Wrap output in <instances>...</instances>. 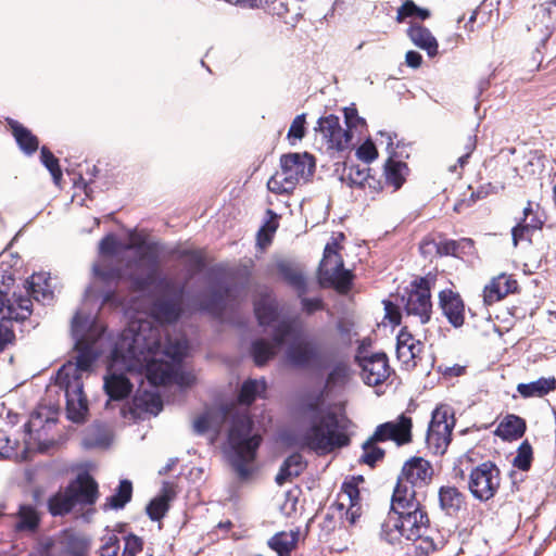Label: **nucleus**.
<instances>
[{
    "mask_svg": "<svg viewBox=\"0 0 556 556\" xmlns=\"http://www.w3.org/2000/svg\"><path fill=\"white\" fill-rule=\"evenodd\" d=\"M161 348L160 329L142 323L137 331L129 329L123 332L113 350V366L121 358L126 370L144 369L151 384L166 386L173 380L174 365L156 358L161 354Z\"/></svg>",
    "mask_w": 556,
    "mask_h": 556,
    "instance_id": "1",
    "label": "nucleus"
},
{
    "mask_svg": "<svg viewBox=\"0 0 556 556\" xmlns=\"http://www.w3.org/2000/svg\"><path fill=\"white\" fill-rule=\"evenodd\" d=\"M211 431L219 434L224 424L231 419L228 431V445L231 450L230 464L241 480H247L252 473L251 465L256 458V452L262 443V437L252 434L253 420L248 413H239L232 405H219L210 408Z\"/></svg>",
    "mask_w": 556,
    "mask_h": 556,
    "instance_id": "2",
    "label": "nucleus"
},
{
    "mask_svg": "<svg viewBox=\"0 0 556 556\" xmlns=\"http://www.w3.org/2000/svg\"><path fill=\"white\" fill-rule=\"evenodd\" d=\"M401 491L392 496L391 511L382 525L381 536L391 544L407 541H419V548L430 553L437 548L435 543L429 535V519L419 507V502L410 493Z\"/></svg>",
    "mask_w": 556,
    "mask_h": 556,
    "instance_id": "3",
    "label": "nucleus"
},
{
    "mask_svg": "<svg viewBox=\"0 0 556 556\" xmlns=\"http://www.w3.org/2000/svg\"><path fill=\"white\" fill-rule=\"evenodd\" d=\"M136 250L137 258L126 263L128 273L118 266L102 264L94 267L96 276L105 285H115L123 279L131 285L132 291H144L156 282L160 269V249L155 242H146L144 239L134 240L125 247Z\"/></svg>",
    "mask_w": 556,
    "mask_h": 556,
    "instance_id": "4",
    "label": "nucleus"
},
{
    "mask_svg": "<svg viewBox=\"0 0 556 556\" xmlns=\"http://www.w3.org/2000/svg\"><path fill=\"white\" fill-rule=\"evenodd\" d=\"M75 362L65 363L56 372L55 384L64 391L68 418L83 421L88 413V399L84 391L83 374L90 372L98 354L93 343L80 339L75 344Z\"/></svg>",
    "mask_w": 556,
    "mask_h": 556,
    "instance_id": "5",
    "label": "nucleus"
},
{
    "mask_svg": "<svg viewBox=\"0 0 556 556\" xmlns=\"http://www.w3.org/2000/svg\"><path fill=\"white\" fill-rule=\"evenodd\" d=\"M349 420L332 412L320 414L306 431V444L318 453H328L334 448L348 445L346 434Z\"/></svg>",
    "mask_w": 556,
    "mask_h": 556,
    "instance_id": "6",
    "label": "nucleus"
},
{
    "mask_svg": "<svg viewBox=\"0 0 556 556\" xmlns=\"http://www.w3.org/2000/svg\"><path fill=\"white\" fill-rule=\"evenodd\" d=\"M344 239L343 233H338L331 238L324 250V256L319 265V280L321 285L334 287L339 292L344 293L349 290L352 274L343 268V260L339 253L340 242Z\"/></svg>",
    "mask_w": 556,
    "mask_h": 556,
    "instance_id": "7",
    "label": "nucleus"
},
{
    "mask_svg": "<svg viewBox=\"0 0 556 556\" xmlns=\"http://www.w3.org/2000/svg\"><path fill=\"white\" fill-rule=\"evenodd\" d=\"M287 344L286 357L294 366H311L319 358L318 346L301 336L296 323L280 320V349Z\"/></svg>",
    "mask_w": 556,
    "mask_h": 556,
    "instance_id": "8",
    "label": "nucleus"
},
{
    "mask_svg": "<svg viewBox=\"0 0 556 556\" xmlns=\"http://www.w3.org/2000/svg\"><path fill=\"white\" fill-rule=\"evenodd\" d=\"M314 168L315 160L307 152L280 156V193L292 191L300 182L307 181Z\"/></svg>",
    "mask_w": 556,
    "mask_h": 556,
    "instance_id": "9",
    "label": "nucleus"
},
{
    "mask_svg": "<svg viewBox=\"0 0 556 556\" xmlns=\"http://www.w3.org/2000/svg\"><path fill=\"white\" fill-rule=\"evenodd\" d=\"M432 476L433 468L427 459L418 456L410 457L402 467L392 496H396L399 491H401L400 496L404 494L403 491H407L417 498V489L428 485Z\"/></svg>",
    "mask_w": 556,
    "mask_h": 556,
    "instance_id": "10",
    "label": "nucleus"
},
{
    "mask_svg": "<svg viewBox=\"0 0 556 556\" xmlns=\"http://www.w3.org/2000/svg\"><path fill=\"white\" fill-rule=\"evenodd\" d=\"M454 426L455 419L450 407L442 405L433 410L426 437L427 447L433 454L442 455L446 452Z\"/></svg>",
    "mask_w": 556,
    "mask_h": 556,
    "instance_id": "11",
    "label": "nucleus"
},
{
    "mask_svg": "<svg viewBox=\"0 0 556 556\" xmlns=\"http://www.w3.org/2000/svg\"><path fill=\"white\" fill-rule=\"evenodd\" d=\"M432 281L433 279L430 277L414 280L406 295H403L401 299L407 316L415 317L420 324H426L430 319L432 307L430 289Z\"/></svg>",
    "mask_w": 556,
    "mask_h": 556,
    "instance_id": "12",
    "label": "nucleus"
},
{
    "mask_svg": "<svg viewBox=\"0 0 556 556\" xmlns=\"http://www.w3.org/2000/svg\"><path fill=\"white\" fill-rule=\"evenodd\" d=\"M315 131L321 136L326 150L331 154L351 150L353 147V134L333 114L319 117Z\"/></svg>",
    "mask_w": 556,
    "mask_h": 556,
    "instance_id": "13",
    "label": "nucleus"
},
{
    "mask_svg": "<svg viewBox=\"0 0 556 556\" xmlns=\"http://www.w3.org/2000/svg\"><path fill=\"white\" fill-rule=\"evenodd\" d=\"M500 482L498 468L493 463L485 462L470 471L468 488L475 498L486 502L495 495Z\"/></svg>",
    "mask_w": 556,
    "mask_h": 556,
    "instance_id": "14",
    "label": "nucleus"
},
{
    "mask_svg": "<svg viewBox=\"0 0 556 556\" xmlns=\"http://www.w3.org/2000/svg\"><path fill=\"white\" fill-rule=\"evenodd\" d=\"M356 361L361 367V376L367 386L382 384L391 375L389 359L384 353L366 354L359 351Z\"/></svg>",
    "mask_w": 556,
    "mask_h": 556,
    "instance_id": "15",
    "label": "nucleus"
},
{
    "mask_svg": "<svg viewBox=\"0 0 556 556\" xmlns=\"http://www.w3.org/2000/svg\"><path fill=\"white\" fill-rule=\"evenodd\" d=\"M363 478H353L345 481L342 485V491L339 494L338 502L333 505V510L337 511L338 517L349 525H355L361 517L362 509L359 505V491L357 489V481Z\"/></svg>",
    "mask_w": 556,
    "mask_h": 556,
    "instance_id": "16",
    "label": "nucleus"
},
{
    "mask_svg": "<svg viewBox=\"0 0 556 556\" xmlns=\"http://www.w3.org/2000/svg\"><path fill=\"white\" fill-rule=\"evenodd\" d=\"M75 506H92L99 498L98 482L89 473H79L65 486Z\"/></svg>",
    "mask_w": 556,
    "mask_h": 556,
    "instance_id": "17",
    "label": "nucleus"
},
{
    "mask_svg": "<svg viewBox=\"0 0 556 556\" xmlns=\"http://www.w3.org/2000/svg\"><path fill=\"white\" fill-rule=\"evenodd\" d=\"M412 419L406 415L395 420L379 425L372 433L374 440L393 441L396 445H404L412 441Z\"/></svg>",
    "mask_w": 556,
    "mask_h": 556,
    "instance_id": "18",
    "label": "nucleus"
},
{
    "mask_svg": "<svg viewBox=\"0 0 556 556\" xmlns=\"http://www.w3.org/2000/svg\"><path fill=\"white\" fill-rule=\"evenodd\" d=\"M184 286L170 298L160 296L151 306V315L161 324L176 323L182 314Z\"/></svg>",
    "mask_w": 556,
    "mask_h": 556,
    "instance_id": "19",
    "label": "nucleus"
},
{
    "mask_svg": "<svg viewBox=\"0 0 556 556\" xmlns=\"http://www.w3.org/2000/svg\"><path fill=\"white\" fill-rule=\"evenodd\" d=\"M255 316L261 326H269L271 328V341L278 343V305L275 296L265 293L254 303Z\"/></svg>",
    "mask_w": 556,
    "mask_h": 556,
    "instance_id": "20",
    "label": "nucleus"
},
{
    "mask_svg": "<svg viewBox=\"0 0 556 556\" xmlns=\"http://www.w3.org/2000/svg\"><path fill=\"white\" fill-rule=\"evenodd\" d=\"M422 350V343L415 339L406 329H401L396 336V356L406 370L417 365V358Z\"/></svg>",
    "mask_w": 556,
    "mask_h": 556,
    "instance_id": "21",
    "label": "nucleus"
},
{
    "mask_svg": "<svg viewBox=\"0 0 556 556\" xmlns=\"http://www.w3.org/2000/svg\"><path fill=\"white\" fill-rule=\"evenodd\" d=\"M113 358L109 367V372L104 377V391L113 401H122L129 396L132 391V383L124 374H116L113 371L119 364L124 366V363L118 358L117 363L113 366Z\"/></svg>",
    "mask_w": 556,
    "mask_h": 556,
    "instance_id": "22",
    "label": "nucleus"
},
{
    "mask_svg": "<svg viewBox=\"0 0 556 556\" xmlns=\"http://www.w3.org/2000/svg\"><path fill=\"white\" fill-rule=\"evenodd\" d=\"M12 518L16 533L35 534L41 525V513L31 504H21Z\"/></svg>",
    "mask_w": 556,
    "mask_h": 556,
    "instance_id": "23",
    "label": "nucleus"
},
{
    "mask_svg": "<svg viewBox=\"0 0 556 556\" xmlns=\"http://www.w3.org/2000/svg\"><path fill=\"white\" fill-rule=\"evenodd\" d=\"M556 25V0L545 1L534 8V20L532 29L538 31L542 40L552 35Z\"/></svg>",
    "mask_w": 556,
    "mask_h": 556,
    "instance_id": "24",
    "label": "nucleus"
},
{
    "mask_svg": "<svg viewBox=\"0 0 556 556\" xmlns=\"http://www.w3.org/2000/svg\"><path fill=\"white\" fill-rule=\"evenodd\" d=\"M163 408V402L160 395L151 392L137 393L128 406V413L134 417H139L141 413H151L157 415ZM127 410L124 407L122 415L126 416Z\"/></svg>",
    "mask_w": 556,
    "mask_h": 556,
    "instance_id": "25",
    "label": "nucleus"
},
{
    "mask_svg": "<svg viewBox=\"0 0 556 556\" xmlns=\"http://www.w3.org/2000/svg\"><path fill=\"white\" fill-rule=\"evenodd\" d=\"M5 123L11 130L18 148L26 155H33L39 149V139L30 129L11 117L5 118Z\"/></svg>",
    "mask_w": 556,
    "mask_h": 556,
    "instance_id": "26",
    "label": "nucleus"
},
{
    "mask_svg": "<svg viewBox=\"0 0 556 556\" xmlns=\"http://www.w3.org/2000/svg\"><path fill=\"white\" fill-rule=\"evenodd\" d=\"M516 288V281L509 276L501 274L494 277L483 289V302L485 305H492L501 301Z\"/></svg>",
    "mask_w": 556,
    "mask_h": 556,
    "instance_id": "27",
    "label": "nucleus"
},
{
    "mask_svg": "<svg viewBox=\"0 0 556 556\" xmlns=\"http://www.w3.org/2000/svg\"><path fill=\"white\" fill-rule=\"evenodd\" d=\"M440 305L450 323L459 327L464 323V303L460 296L452 290H443L439 294Z\"/></svg>",
    "mask_w": 556,
    "mask_h": 556,
    "instance_id": "28",
    "label": "nucleus"
},
{
    "mask_svg": "<svg viewBox=\"0 0 556 556\" xmlns=\"http://www.w3.org/2000/svg\"><path fill=\"white\" fill-rule=\"evenodd\" d=\"M407 34L413 43L425 50L430 58L438 54V41L429 29L419 24H413Z\"/></svg>",
    "mask_w": 556,
    "mask_h": 556,
    "instance_id": "29",
    "label": "nucleus"
},
{
    "mask_svg": "<svg viewBox=\"0 0 556 556\" xmlns=\"http://www.w3.org/2000/svg\"><path fill=\"white\" fill-rule=\"evenodd\" d=\"M175 493L172 489H163L162 493L152 498L147 505L146 511L152 521H160L169 510V503L174 498Z\"/></svg>",
    "mask_w": 556,
    "mask_h": 556,
    "instance_id": "30",
    "label": "nucleus"
},
{
    "mask_svg": "<svg viewBox=\"0 0 556 556\" xmlns=\"http://www.w3.org/2000/svg\"><path fill=\"white\" fill-rule=\"evenodd\" d=\"M231 296L230 288L214 289L211 295L204 299L201 306L204 311L213 315L214 317H222L225 308L226 301Z\"/></svg>",
    "mask_w": 556,
    "mask_h": 556,
    "instance_id": "31",
    "label": "nucleus"
},
{
    "mask_svg": "<svg viewBox=\"0 0 556 556\" xmlns=\"http://www.w3.org/2000/svg\"><path fill=\"white\" fill-rule=\"evenodd\" d=\"M556 380L554 377L548 378H539L535 381H531L529 383H519L517 386V391L523 397H534V396H543L551 391L555 390Z\"/></svg>",
    "mask_w": 556,
    "mask_h": 556,
    "instance_id": "32",
    "label": "nucleus"
},
{
    "mask_svg": "<svg viewBox=\"0 0 556 556\" xmlns=\"http://www.w3.org/2000/svg\"><path fill=\"white\" fill-rule=\"evenodd\" d=\"M526 429L522 418L508 415L497 426L495 433L504 440H516L520 438Z\"/></svg>",
    "mask_w": 556,
    "mask_h": 556,
    "instance_id": "33",
    "label": "nucleus"
},
{
    "mask_svg": "<svg viewBox=\"0 0 556 556\" xmlns=\"http://www.w3.org/2000/svg\"><path fill=\"white\" fill-rule=\"evenodd\" d=\"M47 506L48 511L53 517L66 516L76 507L66 488L51 495L48 500Z\"/></svg>",
    "mask_w": 556,
    "mask_h": 556,
    "instance_id": "34",
    "label": "nucleus"
},
{
    "mask_svg": "<svg viewBox=\"0 0 556 556\" xmlns=\"http://www.w3.org/2000/svg\"><path fill=\"white\" fill-rule=\"evenodd\" d=\"M307 134V121L306 114L301 113L296 115L290 123L286 137L285 143L290 148H298L302 143L303 139Z\"/></svg>",
    "mask_w": 556,
    "mask_h": 556,
    "instance_id": "35",
    "label": "nucleus"
},
{
    "mask_svg": "<svg viewBox=\"0 0 556 556\" xmlns=\"http://www.w3.org/2000/svg\"><path fill=\"white\" fill-rule=\"evenodd\" d=\"M408 168L405 163L389 159L384 165L386 184L394 190L401 188L405 181Z\"/></svg>",
    "mask_w": 556,
    "mask_h": 556,
    "instance_id": "36",
    "label": "nucleus"
},
{
    "mask_svg": "<svg viewBox=\"0 0 556 556\" xmlns=\"http://www.w3.org/2000/svg\"><path fill=\"white\" fill-rule=\"evenodd\" d=\"M27 293L36 301H50L53 298V291L42 275H33L26 280Z\"/></svg>",
    "mask_w": 556,
    "mask_h": 556,
    "instance_id": "37",
    "label": "nucleus"
},
{
    "mask_svg": "<svg viewBox=\"0 0 556 556\" xmlns=\"http://www.w3.org/2000/svg\"><path fill=\"white\" fill-rule=\"evenodd\" d=\"M132 497V483L124 479L121 480L115 493L105 500L104 508L122 509Z\"/></svg>",
    "mask_w": 556,
    "mask_h": 556,
    "instance_id": "38",
    "label": "nucleus"
},
{
    "mask_svg": "<svg viewBox=\"0 0 556 556\" xmlns=\"http://www.w3.org/2000/svg\"><path fill=\"white\" fill-rule=\"evenodd\" d=\"M441 508L452 515L458 511L463 505V494L454 486H442L439 492Z\"/></svg>",
    "mask_w": 556,
    "mask_h": 556,
    "instance_id": "39",
    "label": "nucleus"
},
{
    "mask_svg": "<svg viewBox=\"0 0 556 556\" xmlns=\"http://www.w3.org/2000/svg\"><path fill=\"white\" fill-rule=\"evenodd\" d=\"M301 490L298 486H290L283 491V501L280 503V511L288 518L292 519L291 526H293L295 519L300 515L299 513V498Z\"/></svg>",
    "mask_w": 556,
    "mask_h": 556,
    "instance_id": "40",
    "label": "nucleus"
},
{
    "mask_svg": "<svg viewBox=\"0 0 556 556\" xmlns=\"http://www.w3.org/2000/svg\"><path fill=\"white\" fill-rule=\"evenodd\" d=\"M33 302L28 296H18L14 303H10L4 315L11 323L23 321L31 315Z\"/></svg>",
    "mask_w": 556,
    "mask_h": 556,
    "instance_id": "41",
    "label": "nucleus"
},
{
    "mask_svg": "<svg viewBox=\"0 0 556 556\" xmlns=\"http://www.w3.org/2000/svg\"><path fill=\"white\" fill-rule=\"evenodd\" d=\"M178 257L186 260L185 265L190 277L200 273L205 266V255L202 250H182Z\"/></svg>",
    "mask_w": 556,
    "mask_h": 556,
    "instance_id": "42",
    "label": "nucleus"
},
{
    "mask_svg": "<svg viewBox=\"0 0 556 556\" xmlns=\"http://www.w3.org/2000/svg\"><path fill=\"white\" fill-rule=\"evenodd\" d=\"M40 161L45 167L50 172L53 182L60 186L63 180V173L60 166L59 159L46 146L40 149Z\"/></svg>",
    "mask_w": 556,
    "mask_h": 556,
    "instance_id": "43",
    "label": "nucleus"
},
{
    "mask_svg": "<svg viewBox=\"0 0 556 556\" xmlns=\"http://www.w3.org/2000/svg\"><path fill=\"white\" fill-rule=\"evenodd\" d=\"M65 554L68 556H88L90 541L84 536L70 534L64 542Z\"/></svg>",
    "mask_w": 556,
    "mask_h": 556,
    "instance_id": "44",
    "label": "nucleus"
},
{
    "mask_svg": "<svg viewBox=\"0 0 556 556\" xmlns=\"http://www.w3.org/2000/svg\"><path fill=\"white\" fill-rule=\"evenodd\" d=\"M267 214L270 216V220L262 226L256 236V244L262 250L266 249L273 242L277 228V225L273 222L277 216L276 213L269 208L267 210Z\"/></svg>",
    "mask_w": 556,
    "mask_h": 556,
    "instance_id": "45",
    "label": "nucleus"
},
{
    "mask_svg": "<svg viewBox=\"0 0 556 556\" xmlns=\"http://www.w3.org/2000/svg\"><path fill=\"white\" fill-rule=\"evenodd\" d=\"M301 536L300 527L291 526L288 530L280 531V556H290Z\"/></svg>",
    "mask_w": 556,
    "mask_h": 556,
    "instance_id": "46",
    "label": "nucleus"
},
{
    "mask_svg": "<svg viewBox=\"0 0 556 556\" xmlns=\"http://www.w3.org/2000/svg\"><path fill=\"white\" fill-rule=\"evenodd\" d=\"M377 442H381L380 440H374L372 435L363 444V454L361 456V462L367 464L369 466H374L378 460H380L384 451L376 445Z\"/></svg>",
    "mask_w": 556,
    "mask_h": 556,
    "instance_id": "47",
    "label": "nucleus"
},
{
    "mask_svg": "<svg viewBox=\"0 0 556 556\" xmlns=\"http://www.w3.org/2000/svg\"><path fill=\"white\" fill-rule=\"evenodd\" d=\"M273 348L274 346L264 339L254 341L251 348L254 363L257 366H263L274 355Z\"/></svg>",
    "mask_w": 556,
    "mask_h": 556,
    "instance_id": "48",
    "label": "nucleus"
},
{
    "mask_svg": "<svg viewBox=\"0 0 556 556\" xmlns=\"http://www.w3.org/2000/svg\"><path fill=\"white\" fill-rule=\"evenodd\" d=\"M281 278L294 288L299 292V295L305 292L306 280L301 271L288 269L280 264V279Z\"/></svg>",
    "mask_w": 556,
    "mask_h": 556,
    "instance_id": "49",
    "label": "nucleus"
},
{
    "mask_svg": "<svg viewBox=\"0 0 556 556\" xmlns=\"http://www.w3.org/2000/svg\"><path fill=\"white\" fill-rule=\"evenodd\" d=\"M430 16L429 10L417 7L413 1H406L397 10V21L402 22L406 17H415L424 21Z\"/></svg>",
    "mask_w": 556,
    "mask_h": 556,
    "instance_id": "50",
    "label": "nucleus"
},
{
    "mask_svg": "<svg viewBox=\"0 0 556 556\" xmlns=\"http://www.w3.org/2000/svg\"><path fill=\"white\" fill-rule=\"evenodd\" d=\"M305 468V464L300 454L290 455L280 468V480L287 477L299 476Z\"/></svg>",
    "mask_w": 556,
    "mask_h": 556,
    "instance_id": "51",
    "label": "nucleus"
},
{
    "mask_svg": "<svg viewBox=\"0 0 556 556\" xmlns=\"http://www.w3.org/2000/svg\"><path fill=\"white\" fill-rule=\"evenodd\" d=\"M343 112L345 129L351 130V134H362L366 129V121L358 115L355 108H344Z\"/></svg>",
    "mask_w": 556,
    "mask_h": 556,
    "instance_id": "52",
    "label": "nucleus"
},
{
    "mask_svg": "<svg viewBox=\"0 0 556 556\" xmlns=\"http://www.w3.org/2000/svg\"><path fill=\"white\" fill-rule=\"evenodd\" d=\"M258 392V383L256 380L249 379L244 381L238 394V402L242 405H251L255 400Z\"/></svg>",
    "mask_w": 556,
    "mask_h": 556,
    "instance_id": "53",
    "label": "nucleus"
},
{
    "mask_svg": "<svg viewBox=\"0 0 556 556\" xmlns=\"http://www.w3.org/2000/svg\"><path fill=\"white\" fill-rule=\"evenodd\" d=\"M476 146H477V136L476 135L467 136L463 142L464 151L458 156L457 164L450 166V172L455 173L457 169V165L463 168L467 164L468 159L471 155V153L475 151Z\"/></svg>",
    "mask_w": 556,
    "mask_h": 556,
    "instance_id": "54",
    "label": "nucleus"
},
{
    "mask_svg": "<svg viewBox=\"0 0 556 556\" xmlns=\"http://www.w3.org/2000/svg\"><path fill=\"white\" fill-rule=\"evenodd\" d=\"M351 377V370L346 364L340 363L336 365L330 371L327 383L328 386H342L346 383V381Z\"/></svg>",
    "mask_w": 556,
    "mask_h": 556,
    "instance_id": "55",
    "label": "nucleus"
},
{
    "mask_svg": "<svg viewBox=\"0 0 556 556\" xmlns=\"http://www.w3.org/2000/svg\"><path fill=\"white\" fill-rule=\"evenodd\" d=\"M187 345L185 342L176 340L175 342H168L164 346L161 348V354L169 357L175 363H180L186 355Z\"/></svg>",
    "mask_w": 556,
    "mask_h": 556,
    "instance_id": "56",
    "label": "nucleus"
},
{
    "mask_svg": "<svg viewBox=\"0 0 556 556\" xmlns=\"http://www.w3.org/2000/svg\"><path fill=\"white\" fill-rule=\"evenodd\" d=\"M368 177V169L358 166H349L344 169L342 180L346 181L350 186H361Z\"/></svg>",
    "mask_w": 556,
    "mask_h": 556,
    "instance_id": "57",
    "label": "nucleus"
},
{
    "mask_svg": "<svg viewBox=\"0 0 556 556\" xmlns=\"http://www.w3.org/2000/svg\"><path fill=\"white\" fill-rule=\"evenodd\" d=\"M356 157L366 163L370 164L378 157V150L371 139H366L355 151Z\"/></svg>",
    "mask_w": 556,
    "mask_h": 556,
    "instance_id": "58",
    "label": "nucleus"
},
{
    "mask_svg": "<svg viewBox=\"0 0 556 556\" xmlns=\"http://www.w3.org/2000/svg\"><path fill=\"white\" fill-rule=\"evenodd\" d=\"M519 223L528 226V228L533 232L541 229L543 219L538 212H534L533 204L528 202L527 206L523 208V218Z\"/></svg>",
    "mask_w": 556,
    "mask_h": 556,
    "instance_id": "59",
    "label": "nucleus"
},
{
    "mask_svg": "<svg viewBox=\"0 0 556 556\" xmlns=\"http://www.w3.org/2000/svg\"><path fill=\"white\" fill-rule=\"evenodd\" d=\"M15 341V333L12 323L5 317L0 320V352L12 345Z\"/></svg>",
    "mask_w": 556,
    "mask_h": 556,
    "instance_id": "60",
    "label": "nucleus"
},
{
    "mask_svg": "<svg viewBox=\"0 0 556 556\" xmlns=\"http://www.w3.org/2000/svg\"><path fill=\"white\" fill-rule=\"evenodd\" d=\"M125 544L121 556H137L143 549L142 538L129 533L124 539Z\"/></svg>",
    "mask_w": 556,
    "mask_h": 556,
    "instance_id": "61",
    "label": "nucleus"
},
{
    "mask_svg": "<svg viewBox=\"0 0 556 556\" xmlns=\"http://www.w3.org/2000/svg\"><path fill=\"white\" fill-rule=\"evenodd\" d=\"M532 451L529 444H521L518 454L514 459V465L521 469L527 470L530 467Z\"/></svg>",
    "mask_w": 556,
    "mask_h": 556,
    "instance_id": "62",
    "label": "nucleus"
},
{
    "mask_svg": "<svg viewBox=\"0 0 556 556\" xmlns=\"http://www.w3.org/2000/svg\"><path fill=\"white\" fill-rule=\"evenodd\" d=\"M210 408L205 409L202 414L197 416L193 420L192 428L197 434H204L211 431L210 427Z\"/></svg>",
    "mask_w": 556,
    "mask_h": 556,
    "instance_id": "63",
    "label": "nucleus"
},
{
    "mask_svg": "<svg viewBox=\"0 0 556 556\" xmlns=\"http://www.w3.org/2000/svg\"><path fill=\"white\" fill-rule=\"evenodd\" d=\"M119 552V539L112 534L108 536L105 543L100 547L99 556H117Z\"/></svg>",
    "mask_w": 556,
    "mask_h": 556,
    "instance_id": "64",
    "label": "nucleus"
}]
</instances>
